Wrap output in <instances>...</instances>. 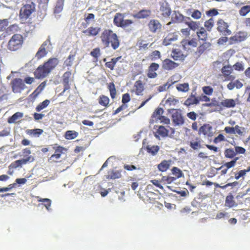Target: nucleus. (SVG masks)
Returning a JSON list of instances; mask_svg holds the SVG:
<instances>
[{
    "label": "nucleus",
    "mask_w": 250,
    "mask_h": 250,
    "mask_svg": "<svg viewBox=\"0 0 250 250\" xmlns=\"http://www.w3.org/2000/svg\"><path fill=\"white\" fill-rule=\"evenodd\" d=\"M12 91L15 93H20L26 88L23 81L21 78L13 79L10 82Z\"/></svg>",
    "instance_id": "6"
},
{
    "label": "nucleus",
    "mask_w": 250,
    "mask_h": 250,
    "mask_svg": "<svg viewBox=\"0 0 250 250\" xmlns=\"http://www.w3.org/2000/svg\"><path fill=\"white\" fill-rule=\"evenodd\" d=\"M121 170H109L106 175L107 179H115L120 178L122 177Z\"/></svg>",
    "instance_id": "23"
},
{
    "label": "nucleus",
    "mask_w": 250,
    "mask_h": 250,
    "mask_svg": "<svg viewBox=\"0 0 250 250\" xmlns=\"http://www.w3.org/2000/svg\"><path fill=\"white\" fill-rule=\"evenodd\" d=\"M171 164V161H163L158 165V169L162 172H165L169 167Z\"/></svg>",
    "instance_id": "35"
},
{
    "label": "nucleus",
    "mask_w": 250,
    "mask_h": 250,
    "mask_svg": "<svg viewBox=\"0 0 250 250\" xmlns=\"http://www.w3.org/2000/svg\"><path fill=\"white\" fill-rule=\"evenodd\" d=\"M232 67L235 70L239 71H243L244 69L243 64L241 62H237L233 65Z\"/></svg>",
    "instance_id": "58"
},
{
    "label": "nucleus",
    "mask_w": 250,
    "mask_h": 250,
    "mask_svg": "<svg viewBox=\"0 0 250 250\" xmlns=\"http://www.w3.org/2000/svg\"><path fill=\"white\" fill-rule=\"evenodd\" d=\"M63 0H58L56 3V5L54 8V13H59L60 12H61L63 9Z\"/></svg>",
    "instance_id": "40"
},
{
    "label": "nucleus",
    "mask_w": 250,
    "mask_h": 250,
    "mask_svg": "<svg viewBox=\"0 0 250 250\" xmlns=\"http://www.w3.org/2000/svg\"><path fill=\"white\" fill-rule=\"evenodd\" d=\"M49 41H45L41 46L38 52L36 53V57L38 59H40L43 57H44L47 53V52L46 51L45 46L47 45L48 42Z\"/></svg>",
    "instance_id": "22"
},
{
    "label": "nucleus",
    "mask_w": 250,
    "mask_h": 250,
    "mask_svg": "<svg viewBox=\"0 0 250 250\" xmlns=\"http://www.w3.org/2000/svg\"><path fill=\"white\" fill-rule=\"evenodd\" d=\"M151 11L149 9H142L132 15L133 17L137 19H146L150 17Z\"/></svg>",
    "instance_id": "20"
},
{
    "label": "nucleus",
    "mask_w": 250,
    "mask_h": 250,
    "mask_svg": "<svg viewBox=\"0 0 250 250\" xmlns=\"http://www.w3.org/2000/svg\"><path fill=\"white\" fill-rule=\"evenodd\" d=\"M225 141V138L224 135L222 134H219V135L215 137L213 140V142L215 144H217L222 141Z\"/></svg>",
    "instance_id": "61"
},
{
    "label": "nucleus",
    "mask_w": 250,
    "mask_h": 250,
    "mask_svg": "<svg viewBox=\"0 0 250 250\" xmlns=\"http://www.w3.org/2000/svg\"><path fill=\"white\" fill-rule=\"evenodd\" d=\"M217 31L225 36H229L231 34V31L229 29V24L222 19H219L217 22Z\"/></svg>",
    "instance_id": "9"
},
{
    "label": "nucleus",
    "mask_w": 250,
    "mask_h": 250,
    "mask_svg": "<svg viewBox=\"0 0 250 250\" xmlns=\"http://www.w3.org/2000/svg\"><path fill=\"white\" fill-rule=\"evenodd\" d=\"M162 67L164 69L170 70L172 68V61L168 59H165L163 62Z\"/></svg>",
    "instance_id": "47"
},
{
    "label": "nucleus",
    "mask_w": 250,
    "mask_h": 250,
    "mask_svg": "<svg viewBox=\"0 0 250 250\" xmlns=\"http://www.w3.org/2000/svg\"><path fill=\"white\" fill-rule=\"evenodd\" d=\"M225 205L226 207L229 208L237 207V204L235 202L234 197L232 194H230L226 196Z\"/></svg>",
    "instance_id": "24"
},
{
    "label": "nucleus",
    "mask_w": 250,
    "mask_h": 250,
    "mask_svg": "<svg viewBox=\"0 0 250 250\" xmlns=\"http://www.w3.org/2000/svg\"><path fill=\"white\" fill-rule=\"evenodd\" d=\"M124 15L120 13H117L115 14L113 23L114 25L118 27L125 28L129 27L133 23V21L129 19L124 20Z\"/></svg>",
    "instance_id": "4"
},
{
    "label": "nucleus",
    "mask_w": 250,
    "mask_h": 250,
    "mask_svg": "<svg viewBox=\"0 0 250 250\" xmlns=\"http://www.w3.org/2000/svg\"><path fill=\"white\" fill-rule=\"evenodd\" d=\"M176 88L179 91L186 92L189 90V84L188 83L178 84L176 85Z\"/></svg>",
    "instance_id": "43"
},
{
    "label": "nucleus",
    "mask_w": 250,
    "mask_h": 250,
    "mask_svg": "<svg viewBox=\"0 0 250 250\" xmlns=\"http://www.w3.org/2000/svg\"><path fill=\"white\" fill-rule=\"evenodd\" d=\"M159 68V64L155 62L151 63L147 69L146 74L147 77L150 79H154L156 78L158 74L156 71L158 70Z\"/></svg>",
    "instance_id": "16"
},
{
    "label": "nucleus",
    "mask_w": 250,
    "mask_h": 250,
    "mask_svg": "<svg viewBox=\"0 0 250 250\" xmlns=\"http://www.w3.org/2000/svg\"><path fill=\"white\" fill-rule=\"evenodd\" d=\"M53 149L55 150V152L50 157L48 158V161L50 163L58 162V160L60 159L62 155L64 153V151H66L67 149L57 144L51 145Z\"/></svg>",
    "instance_id": "5"
},
{
    "label": "nucleus",
    "mask_w": 250,
    "mask_h": 250,
    "mask_svg": "<svg viewBox=\"0 0 250 250\" xmlns=\"http://www.w3.org/2000/svg\"><path fill=\"white\" fill-rule=\"evenodd\" d=\"M235 152L236 155L237 154H245L246 152V149L241 146H236L235 147Z\"/></svg>",
    "instance_id": "64"
},
{
    "label": "nucleus",
    "mask_w": 250,
    "mask_h": 250,
    "mask_svg": "<svg viewBox=\"0 0 250 250\" xmlns=\"http://www.w3.org/2000/svg\"><path fill=\"white\" fill-rule=\"evenodd\" d=\"M173 123L175 126H180L184 124L185 118L181 109H173Z\"/></svg>",
    "instance_id": "10"
},
{
    "label": "nucleus",
    "mask_w": 250,
    "mask_h": 250,
    "mask_svg": "<svg viewBox=\"0 0 250 250\" xmlns=\"http://www.w3.org/2000/svg\"><path fill=\"white\" fill-rule=\"evenodd\" d=\"M148 27L150 32L155 33L161 29L162 25L158 20H151L148 24Z\"/></svg>",
    "instance_id": "19"
},
{
    "label": "nucleus",
    "mask_w": 250,
    "mask_h": 250,
    "mask_svg": "<svg viewBox=\"0 0 250 250\" xmlns=\"http://www.w3.org/2000/svg\"><path fill=\"white\" fill-rule=\"evenodd\" d=\"M39 202H43L44 206L46 207L47 210H49V208L51 206V201L48 198L40 199L38 200Z\"/></svg>",
    "instance_id": "56"
},
{
    "label": "nucleus",
    "mask_w": 250,
    "mask_h": 250,
    "mask_svg": "<svg viewBox=\"0 0 250 250\" xmlns=\"http://www.w3.org/2000/svg\"><path fill=\"white\" fill-rule=\"evenodd\" d=\"M238 157L235 158L233 160L231 161L230 162L225 163L223 166H222L221 167H220L218 168V169L222 168L224 167H226L228 169L233 167L235 165L236 162L238 160Z\"/></svg>",
    "instance_id": "48"
},
{
    "label": "nucleus",
    "mask_w": 250,
    "mask_h": 250,
    "mask_svg": "<svg viewBox=\"0 0 250 250\" xmlns=\"http://www.w3.org/2000/svg\"><path fill=\"white\" fill-rule=\"evenodd\" d=\"M248 37V33L245 31H239L229 39V44H234L245 41Z\"/></svg>",
    "instance_id": "8"
},
{
    "label": "nucleus",
    "mask_w": 250,
    "mask_h": 250,
    "mask_svg": "<svg viewBox=\"0 0 250 250\" xmlns=\"http://www.w3.org/2000/svg\"><path fill=\"white\" fill-rule=\"evenodd\" d=\"M196 34L199 40L206 41L208 39L207 32L203 27L199 29V30L196 32Z\"/></svg>",
    "instance_id": "30"
},
{
    "label": "nucleus",
    "mask_w": 250,
    "mask_h": 250,
    "mask_svg": "<svg viewBox=\"0 0 250 250\" xmlns=\"http://www.w3.org/2000/svg\"><path fill=\"white\" fill-rule=\"evenodd\" d=\"M224 154L226 158H233L236 155V153L233 148H227L225 150Z\"/></svg>",
    "instance_id": "45"
},
{
    "label": "nucleus",
    "mask_w": 250,
    "mask_h": 250,
    "mask_svg": "<svg viewBox=\"0 0 250 250\" xmlns=\"http://www.w3.org/2000/svg\"><path fill=\"white\" fill-rule=\"evenodd\" d=\"M250 171V166L248 167L247 169L241 170L235 174V178L238 180L242 177L244 176L247 172Z\"/></svg>",
    "instance_id": "46"
},
{
    "label": "nucleus",
    "mask_w": 250,
    "mask_h": 250,
    "mask_svg": "<svg viewBox=\"0 0 250 250\" xmlns=\"http://www.w3.org/2000/svg\"><path fill=\"white\" fill-rule=\"evenodd\" d=\"M149 57L152 61L159 59L161 58L160 52L158 50H155L149 55Z\"/></svg>",
    "instance_id": "49"
},
{
    "label": "nucleus",
    "mask_w": 250,
    "mask_h": 250,
    "mask_svg": "<svg viewBox=\"0 0 250 250\" xmlns=\"http://www.w3.org/2000/svg\"><path fill=\"white\" fill-rule=\"evenodd\" d=\"M239 12L241 16H245L247 14L250 12V5L242 7L239 10Z\"/></svg>",
    "instance_id": "51"
},
{
    "label": "nucleus",
    "mask_w": 250,
    "mask_h": 250,
    "mask_svg": "<svg viewBox=\"0 0 250 250\" xmlns=\"http://www.w3.org/2000/svg\"><path fill=\"white\" fill-rule=\"evenodd\" d=\"M35 10V5L33 2L22 6L20 11V17L21 19L27 20Z\"/></svg>",
    "instance_id": "7"
},
{
    "label": "nucleus",
    "mask_w": 250,
    "mask_h": 250,
    "mask_svg": "<svg viewBox=\"0 0 250 250\" xmlns=\"http://www.w3.org/2000/svg\"><path fill=\"white\" fill-rule=\"evenodd\" d=\"M23 116V114L21 112H17L14 114L12 116L8 119V123L9 124L14 123L16 120L21 118Z\"/></svg>",
    "instance_id": "37"
},
{
    "label": "nucleus",
    "mask_w": 250,
    "mask_h": 250,
    "mask_svg": "<svg viewBox=\"0 0 250 250\" xmlns=\"http://www.w3.org/2000/svg\"><path fill=\"white\" fill-rule=\"evenodd\" d=\"M203 91L205 94L208 95H211L213 92V89L212 87L209 86H204L203 87Z\"/></svg>",
    "instance_id": "60"
},
{
    "label": "nucleus",
    "mask_w": 250,
    "mask_h": 250,
    "mask_svg": "<svg viewBox=\"0 0 250 250\" xmlns=\"http://www.w3.org/2000/svg\"><path fill=\"white\" fill-rule=\"evenodd\" d=\"M199 104L198 97L191 94L189 97L185 101L184 104L188 106L192 104Z\"/></svg>",
    "instance_id": "29"
},
{
    "label": "nucleus",
    "mask_w": 250,
    "mask_h": 250,
    "mask_svg": "<svg viewBox=\"0 0 250 250\" xmlns=\"http://www.w3.org/2000/svg\"><path fill=\"white\" fill-rule=\"evenodd\" d=\"M212 130V127L209 124H204L199 128V133L208 137H212L214 134Z\"/></svg>",
    "instance_id": "15"
},
{
    "label": "nucleus",
    "mask_w": 250,
    "mask_h": 250,
    "mask_svg": "<svg viewBox=\"0 0 250 250\" xmlns=\"http://www.w3.org/2000/svg\"><path fill=\"white\" fill-rule=\"evenodd\" d=\"M34 161V157L31 156H28L25 159L16 160L12 162L8 167L9 169H15L19 167H21L22 165H25L28 162H32Z\"/></svg>",
    "instance_id": "12"
},
{
    "label": "nucleus",
    "mask_w": 250,
    "mask_h": 250,
    "mask_svg": "<svg viewBox=\"0 0 250 250\" xmlns=\"http://www.w3.org/2000/svg\"><path fill=\"white\" fill-rule=\"evenodd\" d=\"M59 61L58 59L56 58H50L47 62H45L43 64L44 66H46V67L49 69V71H51L58 64Z\"/></svg>",
    "instance_id": "26"
},
{
    "label": "nucleus",
    "mask_w": 250,
    "mask_h": 250,
    "mask_svg": "<svg viewBox=\"0 0 250 250\" xmlns=\"http://www.w3.org/2000/svg\"><path fill=\"white\" fill-rule=\"evenodd\" d=\"M100 38L101 43L104 47L110 46L113 50H116L120 45L119 37L111 29H104L101 33Z\"/></svg>",
    "instance_id": "1"
},
{
    "label": "nucleus",
    "mask_w": 250,
    "mask_h": 250,
    "mask_svg": "<svg viewBox=\"0 0 250 250\" xmlns=\"http://www.w3.org/2000/svg\"><path fill=\"white\" fill-rule=\"evenodd\" d=\"M163 113L164 110L162 108L158 107L156 108L151 116V119L150 123L151 124H153L154 122H158L159 121L160 123L164 124H169L170 120L165 116H163L162 114Z\"/></svg>",
    "instance_id": "3"
},
{
    "label": "nucleus",
    "mask_w": 250,
    "mask_h": 250,
    "mask_svg": "<svg viewBox=\"0 0 250 250\" xmlns=\"http://www.w3.org/2000/svg\"><path fill=\"white\" fill-rule=\"evenodd\" d=\"M109 98L104 95L100 96L98 99L99 104L105 107H107L109 105Z\"/></svg>",
    "instance_id": "33"
},
{
    "label": "nucleus",
    "mask_w": 250,
    "mask_h": 250,
    "mask_svg": "<svg viewBox=\"0 0 250 250\" xmlns=\"http://www.w3.org/2000/svg\"><path fill=\"white\" fill-rule=\"evenodd\" d=\"M181 44L184 50L188 52H191L193 48L197 46L198 42L195 38L190 39H184L181 41Z\"/></svg>",
    "instance_id": "11"
},
{
    "label": "nucleus",
    "mask_w": 250,
    "mask_h": 250,
    "mask_svg": "<svg viewBox=\"0 0 250 250\" xmlns=\"http://www.w3.org/2000/svg\"><path fill=\"white\" fill-rule=\"evenodd\" d=\"M101 28L100 27L90 26L87 29L84 30L82 33L87 37H95L99 35Z\"/></svg>",
    "instance_id": "18"
},
{
    "label": "nucleus",
    "mask_w": 250,
    "mask_h": 250,
    "mask_svg": "<svg viewBox=\"0 0 250 250\" xmlns=\"http://www.w3.org/2000/svg\"><path fill=\"white\" fill-rule=\"evenodd\" d=\"M121 56H120L111 59V61L106 62L105 63V67L109 68L111 70H114L116 63L121 58Z\"/></svg>",
    "instance_id": "36"
},
{
    "label": "nucleus",
    "mask_w": 250,
    "mask_h": 250,
    "mask_svg": "<svg viewBox=\"0 0 250 250\" xmlns=\"http://www.w3.org/2000/svg\"><path fill=\"white\" fill-rule=\"evenodd\" d=\"M205 27L208 31H211L212 28L214 25V20L212 18H210L205 22Z\"/></svg>",
    "instance_id": "53"
},
{
    "label": "nucleus",
    "mask_w": 250,
    "mask_h": 250,
    "mask_svg": "<svg viewBox=\"0 0 250 250\" xmlns=\"http://www.w3.org/2000/svg\"><path fill=\"white\" fill-rule=\"evenodd\" d=\"M23 42V39L22 35L15 34L12 36L8 41L7 47L11 51H15L20 49Z\"/></svg>",
    "instance_id": "2"
},
{
    "label": "nucleus",
    "mask_w": 250,
    "mask_h": 250,
    "mask_svg": "<svg viewBox=\"0 0 250 250\" xmlns=\"http://www.w3.org/2000/svg\"><path fill=\"white\" fill-rule=\"evenodd\" d=\"M172 171L173 175L174 176V177H173V181L174 179L179 178L184 175L182 171L176 167H173Z\"/></svg>",
    "instance_id": "42"
},
{
    "label": "nucleus",
    "mask_w": 250,
    "mask_h": 250,
    "mask_svg": "<svg viewBox=\"0 0 250 250\" xmlns=\"http://www.w3.org/2000/svg\"><path fill=\"white\" fill-rule=\"evenodd\" d=\"M107 87L110 92L111 98L114 99L116 97L117 94L115 84L113 83H110L108 84Z\"/></svg>",
    "instance_id": "39"
},
{
    "label": "nucleus",
    "mask_w": 250,
    "mask_h": 250,
    "mask_svg": "<svg viewBox=\"0 0 250 250\" xmlns=\"http://www.w3.org/2000/svg\"><path fill=\"white\" fill-rule=\"evenodd\" d=\"M130 100V97L128 93H125L123 95L122 102L125 104L129 102Z\"/></svg>",
    "instance_id": "63"
},
{
    "label": "nucleus",
    "mask_w": 250,
    "mask_h": 250,
    "mask_svg": "<svg viewBox=\"0 0 250 250\" xmlns=\"http://www.w3.org/2000/svg\"><path fill=\"white\" fill-rule=\"evenodd\" d=\"M160 11L162 15L165 17H168L171 13V9L167 3L163 2L161 5Z\"/></svg>",
    "instance_id": "27"
},
{
    "label": "nucleus",
    "mask_w": 250,
    "mask_h": 250,
    "mask_svg": "<svg viewBox=\"0 0 250 250\" xmlns=\"http://www.w3.org/2000/svg\"><path fill=\"white\" fill-rule=\"evenodd\" d=\"M90 54L96 60H97L101 55L100 49L99 47H96L93 49V50L90 52Z\"/></svg>",
    "instance_id": "52"
},
{
    "label": "nucleus",
    "mask_w": 250,
    "mask_h": 250,
    "mask_svg": "<svg viewBox=\"0 0 250 250\" xmlns=\"http://www.w3.org/2000/svg\"><path fill=\"white\" fill-rule=\"evenodd\" d=\"M134 88L135 94L137 95H141L145 89L144 85L141 80H137L135 82Z\"/></svg>",
    "instance_id": "25"
},
{
    "label": "nucleus",
    "mask_w": 250,
    "mask_h": 250,
    "mask_svg": "<svg viewBox=\"0 0 250 250\" xmlns=\"http://www.w3.org/2000/svg\"><path fill=\"white\" fill-rule=\"evenodd\" d=\"M175 16L173 17V21L177 22H181L184 21V17L180 14L174 13Z\"/></svg>",
    "instance_id": "57"
},
{
    "label": "nucleus",
    "mask_w": 250,
    "mask_h": 250,
    "mask_svg": "<svg viewBox=\"0 0 250 250\" xmlns=\"http://www.w3.org/2000/svg\"><path fill=\"white\" fill-rule=\"evenodd\" d=\"M71 75L72 74L70 71H66L63 74L62 76V83L64 88L63 91L61 93V95H62L66 90L70 89L69 81Z\"/></svg>",
    "instance_id": "17"
},
{
    "label": "nucleus",
    "mask_w": 250,
    "mask_h": 250,
    "mask_svg": "<svg viewBox=\"0 0 250 250\" xmlns=\"http://www.w3.org/2000/svg\"><path fill=\"white\" fill-rule=\"evenodd\" d=\"M191 16L193 19L198 20L201 18L202 16V13L198 10H195L191 14Z\"/></svg>",
    "instance_id": "59"
},
{
    "label": "nucleus",
    "mask_w": 250,
    "mask_h": 250,
    "mask_svg": "<svg viewBox=\"0 0 250 250\" xmlns=\"http://www.w3.org/2000/svg\"><path fill=\"white\" fill-rule=\"evenodd\" d=\"M156 126L158 127L156 132L155 133V136L156 137L159 138L160 136L165 137L167 135L168 130L164 126L156 125Z\"/></svg>",
    "instance_id": "28"
},
{
    "label": "nucleus",
    "mask_w": 250,
    "mask_h": 250,
    "mask_svg": "<svg viewBox=\"0 0 250 250\" xmlns=\"http://www.w3.org/2000/svg\"><path fill=\"white\" fill-rule=\"evenodd\" d=\"M43 130L42 129L36 128L33 129H28L26 131V133L35 137H39L42 134Z\"/></svg>",
    "instance_id": "34"
},
{
    "label": "nucleus",
    "mask_w": 250,
    "mask_h": 250,
    "mask_svg": "<svg viewBox=\"0 0 250 250\" xmlns=\"http://www.w3.org/2000/svg\"><path fill=\"white\" fill-rule=\"evenodd\" d=\"M75 54H70L67 59L64 62L65 66H70L72 65Z\"/></svg>",
    "instance_id": "50"
},
{
    "label": "nucleus",
    "mask_w": 250,
    "mask_h": 250,
    "mask_svg": "<svg viewBox=\"0 0 250 250\" xmlns=\"http://www.w3.org/2000/svg\"><path fill=\"white\" fill-rule=\"evenodd\" d=\"M50 104V101L49 100H45L42 102L40 103L36 107V110L37 112H40L42 110L46 108Z\"/></svg>",
    "instance_id": "41"
},
{
    "label": "nucleus",
    "mask_w": 250,
    "mask_h": 250,
    "mask_svg": "<svg viewBox=\"0 0 250 250\" xmlns=\"http://www.w3.org/2000/svg\"><path fill=\"white\" fill-rule=\"evenodd\" d=\"M186 24L188 25L189 29L193 31H195L199 27V23L197 21H190L189 22H186Z\"/></svg>",
    "instance_id": "44"
},
{
    "label": "nucleus",
    "mask_w": 250,
    "mask_h": 250,
    "mask_svg": "<svg viewBox=\"0 0 250 250\" xmlns=\"http://www.w3.org/2000/svg\"><path fill=\"white\" fill-rule=\"evenodd\" d=\"M50 72L49 69L44 64L40 65L35 71L34 74L38 79L44 78Z\"/></svg>",
    "instance_id": "13"
},
{
    "label": "nucleus",
    "mask_w": 250,
    "mask_h": 250,
    "mask_svg": "<svg viewBox=\"0 0 250 250\" xmlns=\"http://www.w3.org/2000/svg\"><path fill=\"white\" fill-rule=\"evenodd\" d=\"M78 136V133L74 130H68L65 133V138L67 140L75 139Z\"/></svg>",
    "instance_id": "38"
},
{
    "label": "nucleus",
    "mask_w": 250,
    "mask_h": 250,
    "mask_svg": "<svg viewBox=\"0 0 250 250\" xmlns=\"http://www.w3.org/2000/svg\"><path fill=\"white\" fill-rule=\"evenodd\" d=\"M233 68L230 65L224 66L221 69V72L226 81H233L235 79V76L231 75Z\"/></svg>",
    "instance_id": "14"
},
{
    "label": "nucleus",
    "mask_w": 250,
    "mask_h": 250,
    "mask_svg": "<svg viewBox=\"0 0 250 250\" xmlns=\"http://www.w3.org/2000/svg\"><path fill=\"white\" fill-rule=\"evenodd\" d=\"M8 25L7 19L0 20V31H2Z\"/></svg>",
    "instance_id": "62"
},
{
    "label": "nucleus",
    "mask_w": 250,
    "mask_h": 250,
    "mask_svg": "<svg viewBox=\"0 0 250 250\" xmlns=\"http://www.w3.org/2000/svg\"><path fill=\"white\" fill-rule=\"evenodd\" d=\"M210 44L209 42H205L201 44L197 48L195 54L198 56H200L202 54L209 46Z\"/></svg>",
    "instance_id": "31"
},
{
    "label": "nucleus",
    "mask_w": 250,
    "mask_h": 250,
    "mask_svg": "<svg viewBox=\"0 0 250 250\" xmlns=\"http://www.w3.org/2000/svg\"><path fill=\"white\" fill-rule=\"evenodd\" d=\"M237 104L236 100L232 99H225L222 100L219 105H221L224 108H233Z\"/></svg>",
    "instance_id": "21"
},
{
    "label": "nucleus",
    "mask_w": 250,
    "mask_h": 250,
    "mask_svg": "<svg viewBox=\"0 0 250 250\" xmlns=\"http://www.w3.org/2000/svg\"><path fill=\"white\" fill-rule=\"evenodd\" d=\"M238 184L237 182H234L233 183H228L226 185L221 186H220L218 183H214V185L216 188H220L222 189H225L229 187H234L236 186Z\"/></svg>",
    "instance_id": "55"
},
{
    "label": "nucleus",
    "mask_w": 250,
    "mask_h": 250,
    "mask_svg": "<svg viewBox=\"0 0 250 250\" xmlns=\"http://www.w3.org/2000/svg\"><path fill=\"white\" fill-rule=\"evenodd\" d=\"M185 56L182 51L178 49H174L173 50V59L176 61H183Z\"/></svg>",
    "instance_id": "32"
},
{
    "label": "nucleus",
    "mask_w": 250,
    "mask_h": 250,
    "mask_svg": "<svg viewBox=\"0 0 250 250\" xmlns=\"http://www.w3.org/2000/svg\"><path fill=\"white\" fill-rule=\"evenodd\" d=\"M171 85H172V82H170V81H168L166 83L159 86L158 88V90L159 92L165 91L167 90V89H168L170 87V86Z\"/></svg>",
    "instance_id": "54"
}]
</instances>
